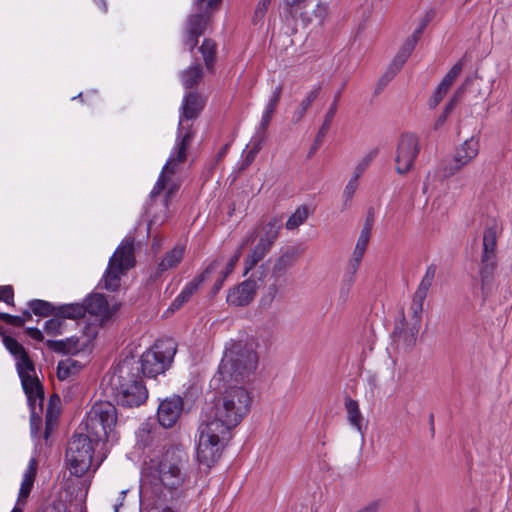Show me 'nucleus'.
Listing matches in <instances>:
<instances>
[{
    "label": "nucleus",
    "mask_w": 512,
    "mask_h": 512,
    "mask_svg": "<svg viewBox=\"0 0 512 512\" xmlns=\"http://www.w3.org/2000/svg\"><path fill=\"white\" fill-rule=\"evenodd\" d=\"M214 398L203 408L198 428L197 460L210 468L215 465L232 438V430L249 413L251 396L243 385L211 379Z\"/></svg>",
    "instance_id": "1"
},
{
    "label": "nucleus",
    "mask_w": 512,
    "mask_h": 512,
    "mask_svg": "<svg viewBox=\"0 0 512 512\" xmlns=\"http://www.w3.org/2000/svg\"><path fill=\"white\" fill-rule=\"evenodd\" d=\"M108 383L114 399L121 406L138 407L148 397L140 367L134 360H125L119 364L110 375Z\"/></svg>",
    "instance_id": "2"
},
{
    "label": "nucleus",
    "mask_w": 512,
    "mask_h": 512,
    "mask_svg": "<svg viewBox=\"0 0 512 512\" xmlns=\"http://www.w3.org/2000/svg\"><path fill=\"white\" fill-rule=\"evenodd\" d=\"M258 365V355L251 345L236 342L226 349L212 379L243 385L251 380Z\"/></svg>",
    "instance_id": "3"
},
{
    "label": "nucleus",
    "mask_w": 512,
    "mask_h": 512,
    "mask_svg": "<svg viewBox=\"0 0 512 512\" xmlns=\"http://www.w3.org/2000/svg\"><path fill=\"white\" fill-rule=\"evenodd\" d=\"M188 455L179 448L172 447L165 451L155 468L156 479L162 490L160 494L171 496L173 499H184V485L188 480Z\"/></svg>",
    "instance_id": "4"
},
{
    "label": "nucleus",
    "mask_w": 512,
    "mask_h": 512,
    "mask_svg": "<svg viewBox=\"0 0 512 512\" xmlns=\"http://www.w3.org/2000/svg\"><path fill=\"white\" fill-rule=\"evenodd\" d=\"M194 137V131L190 128L183 135L177 136L175 150L170 155L168 161L164 165L161 174L150 193L151 205L156 203V198L165 191V195L161 204L167 209L171 198L179 189V182L175 175L181 170V167L187 159V149L190 146Z\"/></svg>",
    "instance_id": "5"
},
{
    "label": "nucleus",
    "mask_w": 512,
    "mask_h": 512,
    "mask_svg": "<svg viewBox=\"0 0 512 512\" xmlns=\"http://www.w3.org/2000/svg\"><path fill=\"white\" fill-rule=\"evenodd\" d=\"M194 137V131L190 128L183 135L177 136L175 150L170 155L168 161L164 165L161 174L150 193L151 205L156 203V198L165 191V195L161 204L167 209L171 198L179 189V182L175 175L181 170V167L187 159V149L190 146Z\"/></svg>",
    "instance_id": "6"
},
{
    "label": "nucleus",
    "mask_w": 512,
    "mask_h": 512,
    "mask_svg": "<svg viewBox=\"0 0 512 512\" xmlns=\"http://www.w3.org/2000/svg\"><path fill=\"white\" fill-rule=\"evenodd\" d=\"M100 440H94L90 433L74 434L68 443L66 461L71 474L81 477L90 468L94 453V444Z\"/></svg>",
    "instance_id": "7"
},
{
    "label": "nucleus",
    "mask_w": 512,
    "mask_h": 512,
    "mask_svg": "<svg viewBox=\"0 0 512 512\" xmlns=\"http://www.w3.org/2000/svg\"><path fill=\"white\" fill-rule=\"evenodd\" d=\"M134 239L129 237L121 242L109 260L104 275V288L115 291L120 286L121 276L134 266Z\"/></svg>",
    "instance_id": "8"
},
{
    "label": "nucleus",
    "mask_w": 512,
    "mask_h": 512,
    "mask_svg": "<svg viewBox=\"0 0 512 512\" xmlns=\"http://www.w3.org/2000/svg\"><path fill=\"white\" fill-rule=\"evenodd\" d=\"M222 0H193L196 12L189 16L184 32L183 42L186 47L192 50L198 43L212 15L219 9Z\"/></svg>",
    "instance_id": "9"
},
{
    "label": "nucleus",
    "mask_w": 512,
    "mask_h": 512,
    "mask_svg": "<svg viewBox=\"0 0 512 512\" xmlns=\"http://www.w3.org/2000/svg\"><path fill=\"white\" fill-rule=\"evenodd\" d=\"M498 223L491 219L486 223L483 233V249L481 254L480 278L481 289L485 292L492 284L497 267Z\"/></svg>",
    "instance_id": "10"
},
{
    "label": "nucleus",
    "mask_w": 512,
    "mask_h": 512,
    "mask_svg": "<svg viewBox=\"0 0 512 512\" xmlns=\"http://www.w3.org/2000/svg\"><path fill=\"white\" fill-rule=\"evenodd\" d=\"M176 347L172 340L159 341L151 349L144 352L140 361V373L147 377H155L163 373L174 358Z\"/></svg>",
    "instance_id": "11"
},
{
    "label": "nucleus",
    "mask_w": 512,
    "mask_h": 512,
    "mask_svg": "<svg viewBox=\"0 0 512 512\" xmlns=\"http://www.w3.org/2000/svg\"><path fill=\"white\" fill-rule=\"evenodd\" d=\"M116 422V407L110 402H98L87 415L85 430L94 437V440H102L108 438Z\"/></svg>",
    "instance_id": "12"
},
{
    "label": "nucleus",
    "mask_w": 512,
    "mask_h": 512,
    "mask_svg": "<svg viewBox=\"0 0 512 512\" xmlns=\"http://www.w3.org/2000/svg\"><path fill=\"white\" fill-rule=\"evenodd\" d=\"M419 139L411 133H403L396 147V172L400 175L408 173L419 154Z\"/></svg>",
    "instance_id": "13"
},
{
    "label": "nucleus",
    "mask_w": 512,
    "mask_h": 512,
    "mask_svg": "<svg viewBox=\"0 0 512 512\" xmlns=\"http://www.w3.org/2000/svg\"><path fill=\"white\" fill-rule=\"evenodd\" d=\"M96 335L97 328L89 326L86 334L81 338L70 337L64 340H47L46 345L55 352L74 355L86 349Z\"/></svg>",
    "instance_id": "14"
},
{
    "label": "nucleus",
    "mask_w": 512,
    "mask_h": 512,
    "mask_svg": "<svg viewBox=\"0 0 512 512\" xmlns=\"http://www.w3.org/2000/svg\"><path fill=\"white\" fill-rule=\"evenodd\" d=\"M204 105L205 100L197 93L190 92L184 97L178 124V135H183L188 128L193 131L192 125L186 124V122L195 120L200 115Z\"/></svg>",
    "instance_id": "15"
},
{
    "label": "nucleus",
    "mask_w": 512,
    "mask_h": 512,
    "mask_svg": "<svg viewBox=\"0 0 512 512\" xmlns=\"http://www.w3.org/2000/svg\"><path fill=\"white\" fill-rule=\"evenodd\" d=\"M183 410V400L179 396H173L163 400L157 411L158 421L164 428H171L179 419Z\"/></svg>",
    "instance_id": "16"
},
{
    "label": "nucleus",
    "mask_w": 512,
    "mask_h": 512,
    "mask_svg": "<svg viewBox=\"0 0 512 512\" xmlns=\"http://www.w3.org/2000/svg\"><path fill=\"white\" fill-rule=\"evenodd\" d=\"M218 266V260H214L212 263H210L199 276L195 277L183 288L180 294L171 303L169 309L171 311L180 309L198 290L199 286L209 277V275L217 269Z\"/></svg>",
    "instance_id": "17"
},
{
    "label": "nucleus",
    "mask_w": 512,
    "mask_h": 512,
    "mask_svg": "<svg viewBox=\"0 0 512 512\" xmlns=\"http://www.w3.org/2000/svg\"><path fill=\"white\" fill-rule=\"evenodd\" d=\"M419 330L420 327L411 325L405 317L402 316V319L395 325L393 331L394 341L398 347L409 351L416 345Z\"/></svg>",
    "instance_id": "18"
},
{
    "label": "nucleus",
    "mask_w": 512,
    "mask_h": 512,
    "mask_svg": "<svg viewBox=\"0 0 512 512\" xmlns=\"http://www.w3.org/2000/svg\"><path fill=\"white\" fill-rule=\"evenodd\" d=\"M257 289V281L249 278L228 293L227 302L234 306H246L254 299Z\"/></svg>",
    "instance_id": "19"
},
{
    "label": "nucleus",
    "mask_w": 512,
    "mask_h": 512,
    "mask_svg": "<svg viewBox=\"0 0 512 512\" xmlns=\"http://www.w3.org/2000/svg\"><path fill=\"white\" fill-rule=\"evenodd\" d=\"M301 255L302 250L295 246L282 250L280 255L274 260L271 270L272 277L276 280L283 277L294 266Z\"/></svg>",
    "instance_id": "20"
},
{
    "label": "nucleus",
    "mask_w": 512,
    "mask_h": 512,
    "mask_svg": "<svg viewBox=\"0 0 512 512\" xmlns=\"http://www.w3.org/2000/svg\"><path fill=\"white\" fill-rule=\"evenodd\" d=\"M85 314L88 312L91 315L99 317L100 323L102 324L104 321L108 320L116 308H111L108 304V301L102 294H93L88 297L84 302Z\"/></svg>",
    "instance_id": "21"
},
{
    "label": "nucleus",
    "mask_w": 512,
    "mask_h": 512,
    "mask_svg": "<svg viewBox=\"0 0 512 512\" xmlns=\"http://www.w3.org/2000/svg\"><path fill=\"white\" fill-rule=\"evenodd\" d=\"M20 379L23 390L32 409H35L37 403L40 407H42L44 401V391L38 377L33 373L30 375L22 376Z\"/></svg>",
    "instance_id": "22"
},
{
    "label": "nucleus",
    "mask_w": 512,
    "mask_h": 512,
    "mask_svg": "<svg viewBox=\"0 0 512 512\" xmlns=\"http://www.w3.org/2000/svg\"><path fill=\"white\" fill-rule=\"evenodd\" d=\"M329 17V8L326 3H317L312 11L301 15L303 23L311 30L318 31L323 28Z\"/></svg>",
    "instance_id": "23"
},
{
    "label": "nucleus",
    "mask_w": 512,
    "mask_h": 512,
    "mask_svg": "<svg viewBox=\"0 0 512 512\" xmlns=\"http://www.w3.org/2000/svg\"><path fill=\"white\" fill-rule=\"evenodd\" d=\"M283 86L281 84H278L272 91L268 103L265 106L264 112L261 117V121L259 124L258 132L262 134V136L265 135V132L267 128L270 125V122L272 120L273 114L277 109V106L279 104L281 94H282Z\"/></svg>",
    "instance_id": "24"
},
{
    "label": "nucleus",
    "mask_w": 512,
    "mask_h": 512,
    "mask_svg": "<svg viewBox=\"0 0 512 512\" xmlns=\"http://www.w3.org/2000/svg\"><path fill=\"white\" fill-rule=\"evenodd\" d=\"M479 153V140L471 137L461 144L455 151L456 161L463 166L470 163Z\"/></svg>",
    "instance_id": "25"
},
{
    "label": "nucleus",
    "mask_w": 512,
    "mask_h": 512,
    "mask_svg": "<svg viewBox=\"0 0 512 512\" xmlns=\"http://www.w3.org/2000/svg\"><path fill=\"white\" fill-rule=\"evenodd\" d=\"M38 461L36 458H31L28 467L23 475V480L21 482L20 490H19V498L18 502L25 501L34 485V481L37 474Z\"/></svg>",
    "instance_id": "26"
},
{
    "label": "nucleus",
    "mask_w": 512,
    "mask_h": 512,
    "mask_svg": "<svg viewBox=\"0 0 512 512\" xmlns=\"http://www.w3.org/2000/svg\"><path fill=\"white\" fill-rule=\"evenodd\" d=\"M340 97H341V91H338L335 94L334 100L331 103L329 109L327 110V112L324 115L323 122L318 130L317 135H316V143L318 145L322 144L325 136L327 135L328 131L331 128L333 119H334L337 109H338V101H339Z\"/></svg>",
    "instance_id": "27"
},
{
    "label": "nucleus",
    "mask_w": 512,
    "mask_h": 512,
    "mask_svg": "<svg viewBox=\"0 0 512 512\" xmlns=\"http://www.w3.org/2000/svg\"><path fill=\"white\" fill-rule=\"evenodd\" d=\"M271 246L262 241H258L253 250L247 255L244 260V274L246 275L252 270L271 250Z\"/></svg>",
    "instance_id": "28"
},
{
    "label": "nucleus",
    "mask_w": 512,
    "mask_h": 512,
    "mask_svg": "<svg viewBox=\"0 0 512 512\" xmlns=\"http://www.w3.org/2000/svg\"><path fill=\"white\" fill-rule=\"evenodd\" d=\"M185 253V247L182 245L175 246L167 252L158 264V271L164 272L173 269L182 261Z\"/></svg>",
    "instance_id": "29"
},
{
    "label": "nucleus",
    "mask_w": 512,
    "mask_h": 512,
    "mask_svg": "<svg viewBox=\"0 0 512 512\" xmlns=\"http://www.w3.org/2000/svg\"><path fill=\"white\" fill-rule=\"evenodd\" d=\"M281 228L282 220L277 217H272L262 226V234L259 240L273 247Z\"/></svg>",
    "instance_id": "30"
},
{
    "label": "nucleus",
    "mask_w": 512,
    "mask_h": 512,
    "mask_svg": "<svg viewBox=\"0 0 512 512\" xmlns=\"http://www.w3.org/2000/svg\"><path fill=\"white\" fill-rule=\"evenodd\" d=\"M372 226H373V219L367 218L363 225V228L360 232V235L357 239V243H356L354 251L352 253L353 257H356L359 259L363 258L364 254L366 252L367 246L369 244Z\"/></svg>",
    "instance_id": "31"
},
{
    "label": "nucleus",
    "mask_w": 512,
    "mask_h": 512,
    "mask_svg": "<svg viewBox=\"0 0 512 512\" xmlns=\"http://www.w3.org/2000/svg\"><path fill=\"white\" fill-rule=\"evenodd\" d=\"M345 409L348 422L360 433L363 432V415L356 400L347 397L345 399Z\"/></svg>",
    "instance_id": "32"
},
{
    "label": "nucleus",
    "mask_w": 512,
    "mask_h": 512,
    "mask_svg": "<svg viewBox=\"0 0 512 512\" xmlns=\"http://www.w3.org/2000/svg\"><path fill=\"white\" fill-rule=\"evenodd\" d=\"M436 272H437L436 264L431 263L430 265H428L414 294L419 295L423 298H426L430 288L433 285Z\"/></svg>",
    "instance_id": "33"
},
{
    "label": "nucleus",
    "mask_w": 512,
    "mask_h": 512,
    "mask_svg": "<svg viewBox=\"0 0 512 512\" xmlns=\"http://www.w3.org/2000/svg\"><path fill=\"white\" fill-rule=\"evenodd\" d=\"M320 87H316L312 91L308 93V95L301 101L299 106L293 111L292 114V122L299 123L305 116L306 112L312 105V103L316 100L320 93Z\"/></svg>",
    "instance_id": "34"
},
{
    "label": "nucleus",
    "mask_w": 512,
    "mask_h": 512,
    "mask_svg": "<svg viewBox=\"0 0 512 512\" xmlns=\"http://www.w3.org/2000/svg\"><path fill=\"white\" fill-rule=\"evenodd\" d=\"M419 40L420 38L413 34L407 37L395 55L394 64H404L409 59Z\"/></svg>",
    "instance_id": "35"
},
{
    "label": "nucleus",
    "mask_w": 512,
    "mask_h": 512,
    "mask_svg": "<svg viewBox=\"0 0 512 512\" xmlns=\"http://www.w3.org/2000/svg\"><path fill=\"white\" fill-rule=\"evenodd\" d=\"M55 315L62 319H79L85 316V307L79 303L65 304L57 308Z\"/></svg>",
    "instance_id": "36"
},
{
    "label": "nucleus",
    "mask_w": 512,
    "mask_h": 512,
    "mask_svg": "<svg viewBox=\"0 0 512 512\" xmlns=\"http://www.w3.org/2000/svg\"><path fill=\"white\" fill-rule=\"evenodd\" d=\"M183 499H173L171 496L160 494L155 501L157 512H180Z\"/></svg>",
    "instance_id": "37"
},
{
    "label": "nucleus",
    "mask_w": 512,
    "mask_h": 512,
    "mask_svg": "<svg viewBox=\"0 0 512 512\" xmlns=\"http://www.w3.org/2000/svg\"><path fill=\"white\" fill-rule=\"evenodd\" d=\"M464 166L456 161L455 156L453 158H447L439 163L437 168V174L441 180L449 178L460 171Z\"/></svg>",
    "instance_id": "38"
},
{
    "label": "nucleus",
    "mask_w": 512,
    "mask_h": 512,
    "mask_svg": "<svg viewBox=\"0 0 512 512\" xmlns=\"http://www.w3.org/2000/svg\"><path fill=\"white\" fill-rule=\"evenodd\" d=\"M80 368L81 365L76 360H73L71 358L61 360L57 366V377L61 381L66 380L70 376L76 374Z\"/></svg>",
    "instance_id": "39"
},
{
    "label": "nucleus",
    "mask_w": 512,
    "mask_h": 512,
    "mask_svg": "<svg viewBox=\"0 0 512 512\" xmlns=\"http://www.w3.org/2000/svg\"><path fill=\"white\" fill-rule=\"evenodd\" d=\"M426 298L414 294L412 297L411 305L409 307V313L411 316L410 324L421 327L423 305Z\"/></svg>",
    "instance_id": "40"
},
{
    "label": "nucleus",
    "mask_w": 512,
    "mask_h": 512,
    "mask_svg": "<svg viewBox=\"0 0 512 512\" xmlns=\"http://www.w3.org/2000/svg\"><path fill=\"white\" fill-rule=\"evenodd\" d=\"M379 150L377 148L371 149L368 151L357 163L354 168V172L351 178L355 180H359V178L365 173L374 159L377 157Z\"/></svg>",
    "instance_id": "41"
},
{
    "label": "nucleus",
    "mask_w": 512,
    "mask_h": 512,
    "mask_svg": "<svg viewBox=\"0 0 512 512\" xmlns=\"http://www.w3.org/2000/svg\"><path fill=\"white\" fill-rule=\"evenodd\" d=\"M309 211L306 206H299L286 221L285 227L294 230L302 225L308 218Z\"/></svg>",
    "instance_id": "42"
},
{
    "label": "nucleus",
    "mask_w": 512,
    "mask_h": 512,
    "mask_svg": "<svg viewBox=\"0 0 512 512\" xmlns=\"http://www.w3.org/2000/svg\"><path fill=\"white\" fill-rule=\"evenodd\" d=\"M203 77L201 66H190L182 75L183 84L186 88L193 87Z\"/></svg>",
    "instance_id": "43"
},
{
    "label": "nucleus",
    "mask_w": 512,
    "mask_h": 512,
    "mask_svg": "<svg viewBox=\"0 0 512 512\" xmlns=\"http://www.w3.org/2000/svg\"><path fill=\"white\" fill-rule=\"evenodd\" d=\"M16 368L20 378L35 373L34 363L27 352L16 358Z\"/></svg>",
    "instance_id": "44"
},
{
    "label": "nucleus",
    "mask_w": 512,
    "mask_h": 512,
    "mask_svg": "<svg viewBox=\"0 0 512 512\" xmlns=\"http://www.w3.org/2000/svg\"><path fill=\"white\" fill-rule=\"evenodd\" d=\"M29 307L32 312L38 316L46 317L56 312L51 303L39 299L30 301Z\"/></svg>",
    "instance_id": "45"
},
{
    "label": "nucleus",
    "mask_w": 512,
    "mask_h": 512,
    "mask_svg": "<svg viewBox=\"0 0 512 512\" xmlns=\"http://www.w3.org/2000/svg\"><path fill=\"white\" fill-rule=\"evenodd\" d=\"M358 188V180L351 178L344 188L342 199V210H346L351 206L353 196Z\"/></svg>",
    "instance_id": "46"
},
{
    "label": "nucleus",
    "mask_w": 512,
    "mask_h": 512,
    "mask_svg": "<svg viewBox=\"0 0 512 512\" xmlns=\"http://www.w3.org/2000/svg\"><path fill=\"white\" fill-rule=\"evenodd\" d=\"M205 64H211L215 60L216 44L211 39H205L200 47Z\"/></svg>",
    "instance_id": "47"
},
{
    "label": "nucleus",
    "mask_w": 512,
    "mask_h": 512,
    "mask_svg": "<svg viewBox=\"0 0 512 512\" xmlns=\"http://www.w3.org/2000/svg\"><path fill=\"white\" fill-rule=\"evenodd\" d=\"M436 15L435 9L431 8L428 9L424 15L420 18L417 27L412 32L413 35H415L418 38H421L425 28L428 26V24L434 19Z\"/></svg>",
    "instance_id": "48"
},
{
    "label": "nucleus",
    "mask_w": 512,
    "mask_h": 512,
    "mask_svg": "<svg viewBox=\"0 0 512 512\" xmlns=\"http://www.w3.org/2000/svg\"><path fill=\"white\" fill-rule=\"evenodd\" d=\"M462 94H463V88L461 87L454 93L452 99L446 105L444 112L439 116V118L436 122V127L441 126L446 121L448 114L454 109V107L456 106V104H457L459 98L462 96Z\"/></svg>",
    "instance_id": "49"
},
{
    "label": "nucleus",
    "mask_w": 512,
    "mask_h": 512,
    "mask_svg": "<svg viewBox=\"0 0 512 512\" xmlns=\"http://www.w3.org/2000/svg\"><path fill=\"white\" fill-rule=\"evenodd\" d=\"M3 343L6 349L15 357H19L20 355L26 353L24 347L13 337L4 336Z\"/></svg>",
    "instance_id": "50"
},
{
    "label": "nucleus",
    "mask_w": 512,
    "mask_h": 512,
    "mask_svg": "<svg viewBox=\"0 0 512 512\" xmlns=\"http://www.w3.org/2000/svg\"><path fill=\"white\" fill-rule=\"evenodd\" d=\"M461 72V66H453L449 72L444 76L440 84L438 85V88H442V90L448 92L449 88L455 81V79L459 76Z\"/></svg>",
    "instance_id": "51"
},
{
    "label": "nucleus",
    "mask_w": 512,
    "mask_h": 512,
    "mask_svg": "<svg viewBox=\"0 0 512 512\" xmlns=\"http://www.w3.org/2000/svg\"><path fill=\"white\" fill-rule=\"evenodd\" d=\"M270 3L271 0H259L252 17L253 24L257 25L263 21L264 16L266 15L268 8L270 6Z\"/></svg>",
    "instance_id": "52"
},
{
    "label": "nucleus",
    "mask_w": 512,
    "mask_h": 512,
    "mask_svg": "<svg viewBox=\"0 0 512 512\" xmlns=\"http://www.w3.org/2000/svg\"><path fill=\"white\" fill-rule=\"evenodd\" d=\"M356 279H353L351 277L342 276L341 282H340V288H339V297L345 301L350 291L355 283Z\"/></svg>",
    "instance_id": "53"
},
{
    "label": "nucleus",
    "mask_w": 512,
    "mask_h": 512,
    "mask_svg": "<svg viewBox=\"0 0 512 512\" xmlns=\"http://www.w3.org/2000/svg\"><path fill=\"white\" fill-rule=\"evenodd\" d=\"M62 324H63L62 318L55 315L54 318L46 321L44 330L47 334L55 335V334L60 333Z\"/></svg>",
    "instance_id": "54"
},
{
    "label": "nucleus",
    "mask_w": 512,
    "mask_h": 512,
    "mask_svg": "<svg viewBox=\"0 0 512 512\" xmlns=\"http://www.w3.org/2000/svg\"><path fill=\"white\" fill-rule=\"evenodd\" d=\"M361 261L362 259L351 256V258L348 260L343 276L356 279V274L360 267Z\"/></svg>",
    "instance_id": "55"
},
{
    "label": "nucleus",
    "mask_w": 512,
    "mask_h": 512,
    "mask_svg": "<svg viewBox=\"0 0 512 512\" xmlns=\"http://www.w3.org/2000/svg\"><path fill=\"white\" fill-rule=\"evenodd\" d=\"M249 240H246L238 249L237 251L234 253V255L230 258V260L228 261L227 265H226V269L225 271L222 273L224 274V277H227L235 268L236 264L238 263L241 255H242V250H243V247L247 244Z\"/></svg>",
    "instance_id": "56"
},
{
    "label": "nucleus",
    "mask_w": 512,
    "mask_h": 512,
    "mask_svg": "<svg viewBox=\"0 0 512 512\" xmlns=\"http://www.w3.org/2000/svg\"><path fill=\"white\" fill-rule=\"evenodd\" d=\"M398 72V66H389V68L378 81V91H380L384 86H386L397 75Z\"/></svg>",
    "instance_id": "57"
},
{
    "label": "nucleus",
    "mask_w": 512,
    "mask_h": 512,
    "mask_svg": "<svg viewBox=\"0 0 512 512\" xmlns=\"http://www.w3.org/2000/svg\"><path fill=\"white\" fill-rule=\"evenodd\" d=\"M0 320L4 321L7 324L14 325L17 327H22L25 323L24 317L14 316L3 312H0Z\"/></svg>",
    "instance_id": "58"
},
{
    "label": "nucleus",
    "mask_w": 512,
    "mask_h": 512,
    "mask_svg": "<svg viewBox=\"0 0 512 512\" xmlns=\"http://www.w3.org/2000/svg\"><path fill=\"white\" fill-rule=\"evenodd\" d=\"M14 292L11 286L0 287V300H3L7 304H13Z\"/></svg>",
    "instance_id": "59"
},
{
    "label": "nucleus",
    "mask_w": 512,
    "mask_h": 512,
    "mask_svg": "<svg viewBox=\"0 0 512 512\" xmlns=\"http://www.w3.org/2000/svg\"><path fill=\"white\" fill-rule=\"evenodd\" d=\"M446 95V91L442 90V88H438L435 90L431 98L429 99V106L430 108H435L444 98Z\"/></svg>",
    "instance_id": "60"
},
{
    "label": "nucleus",
    "mask_w": 512,
    "mask_h": 512,
    "mask_svg": "<svg viewBox=\"0 0 512 512\" xmlns=\"http://www.w3.org/2000/svg\"><path fill=\"white\" fill-rule=\"evenodd\" d=\"M138 442L143 446V447H146L149 445L150 443V431L148 430V428L145 426V427H141L138 431Z\"/></svg>",
    "instance_id": "61"
},
{
    "label": "nucleus",
    "mask_w": 512,
    "mask_h": 512,
    "mask_svg": "<svg viewBox=\"0 0 512 512\" xmlns=\"http://www.w3.org/2000/svg\"><path fill=\"white\" fill-rule=\"evenodd\" d=\"M56 424V417L53 415V413L48 410L46 414V427H45V437L47 438L50 431L53 429L54 425Z\"/></svg>",
    "instance_id": "62"
},
{
    "label": "nucleus",
    "mask_w": 512,
    "mask_h": 512,
    "mask_svg": "<svg viewBox=\"0 0 512 512\" xmlns=\"http://www.w3.org/2000/svg\"><path fill=\"white\" fill-rule=\"evenodd\" d=\"M305 1L306 0H283L284 8L289 14H292L293 10L298 8Z\"/></svg>",
    "instance_id": "63"
},
{
    "label": "nucleus",
    "mask_w": 512,
    "mask_h": 512,
    "mask_svg": "<svg viewBox=\"0 0 512 512\" xmlns=\"http://www.w3.org/2000/svg\"><path fill=\"white\" fill-rule=\"evenodd\" d=\"M380 508V501L375 500L369 502L367 505L355 512H378Z\"/></svg>",
    "instance_id": "64"
}]
</instances>
